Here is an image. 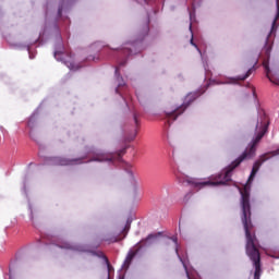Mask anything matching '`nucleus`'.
<instances>
[{"label":"nucleus","instance_id":"nucleus-23","mask_svg":"<svg viewBox=\"0 0 279 279\" xmlns=\"http://www.w3.org/2000/svg\"><path fill=\"white\" fill-rule=\"evenodd\" d=\"M266 154H267V158H269V155L270 156H279V148L271 150L269 153H266Z\"/></svg>","mask_w":279,"mask_h":279},{"label":"nucleus","instance_id":"nucleus-18","mask_svg":"<svg viewBox=\"0 0 279 279\" xmlns=\"http://www.w3.org/2000/svg\"><path fill=\"white\" fill-rule=\"evenodd\" d=\"M136 134H137V131L134 130L133 133H130L129 135H126L125 141H128V143H132V141L136 138Z\"/></svg>","mask_w":279,"mask_h":279},{"label":"nucleus","instance_id":"nucleus-30","mask_svg":"<svg viewBox=\"0 0 279 279\" xmlns=\"http://www.w3.org/2000/svg\"><path fill=\"white\" fill-rule=\"evenodd\" d=\"M269 53H271V47H266V56L269 58Z\"/></svg>","mask_w":279,"mask_h":279},{"label":"nucleus","instance_id":"nucleus-20","mask_svg":"<svg viewBox=\"0 0 279 279\" xmlns=\"http://www.w3.org/2000/svg\"><path fill=\"white\" fill-rule=\"evenodd\" d=\"M45 16H46V25L49 23V2L46 3L45 5Z\"/></svg>","mask_w":279,"mask_h":279},{"label":"nucleus","instance_id":"nucleus-11","mask_svg":"<svg viewBox=\"0 0 279 279\" xmlns=\"http://www.w3.org/2000/svg\"><path fill=\"white\" fill-rule=\"evenodd\" d=\"M14 49H26L28 51V56L31 60H34L36 58V52H34V44L29 43L26 45L23 44H15L13 45Z\"/></svg>","mask_w":279,"mask_h":279},{"label":"nucleus","instance_id":"nucleus-33","mask_svg":"<svg viewBox=\"0 0 279 279\" xmlns=\"http://www.w3.org/2000/svg\"><path fill=\"white\" fill-rule=\"evenodd\" d=\"M118 279H125V276L119 275V276H118Z\"/></svg>","mask_w":279,"mask_h":279},{"label":"nucleus","instance_id":"nucleus-5","mask_svg":"<svg viewBox=\"0 0 279 279\" xmlns=\"http://www.w3.org/2000/svg\"><path fill=\"white\" fill-rule=\"evenodd\" d=\"M254 71H256L255 65H253L251 69H248L244 75L229 77V81H227V82H217L215 80L209 81V83H207L206 86L201 87V88L196 89L195 92H191L190 94H187L185 96L184 101L181 106L177 107L175 109H173L171 111H166L168 125H171V123H173V121H175L180 117V114H183L184 110H186V108H189V106H191V104L193 101H195V99H197V97H202V95H204L206 93V90H208V87L211 84H218V85L219 84H239V82H243V81L247 80V77H250L252 75V73H254Z\"/></svg>","mask_w":279,"mask_h":279},{"label":"nucleus","instance_id":"nucleus-7","mask_svg":"<svg viewBox=\"0 0 279 279\" xmlns=\"http://www.w3.org/2000/svg\"><path fill=\"white\" fill-rule=\"evenodd\" d=\"M54 29L57 32L56 44H54V51L53 57L57 62H62L70 69V71H80V65H76L71 60L73 57L69 54L65 59L64 58V44L62 43V34H60V26L58 25V20L54 21Z\"/></svg>","mask_w":279,"mask_h":279},{"label":"nucleus","instance_id":"nucleus-15","mask_svg":"<svg viewBox=\"0 0 279 279\" xmlns=\"http://www.w3.org/2000/svg\"><path fill=\"white\" fill-rule=\"evenodd\" d=\"M37 117H38V109H35L27 122V125L31 130H34V128H36Z\"/></svg>","mask_w":279,"mask_h":279},{"label":"nucleus","instance_id":"nucleus-38","mask_svg":"<svg viewBox=\"0 0 279 279\" xmlns=\"http://www.w3.org/2000/svg\"><path fill=\"white\" fill-rule=\"evenodd\" d=\"M3 14V12L0 11V16Z\"/></svg>","mask_w":279,"mask_h":279},{"label":"nucleus","instance_id":"nucleus-14","mask_svg":"<svg viewBox=\"0 0 279 279\" xmlns=\"http://www.w3.org/2000/svg\"><path fill=\"white\" fill-rule=\"evenodd\" d=\"M271 157H267V154H263L259 157V160H256L253 165L252 169H256L257 171H259L260 167H263L264 162H267V160H269Z\"/></svg>","mask_w":279,"mask_h":279},{"label":"nucleus","instance_id":"nucleus-39","mask_svg":"<svg viewBox=\"0 0 279 279\" xmlns=\"http://www.w3.org/2000/svg\"><path fill=\"white\" fill-rule=\"evenodd\" d=\"M32 165H34L33 162L29 163V167H32Z\"/></svg>","mask_w":279,"mask_h":279},{"label":"nucleus","instance_id":"nucleus-41","mask_svg":"<svg viewBox=\"0 0 279 279\" xmlns=\"http://www.w3.org/2000/svg\"><path fill=\"white\" fill-rule=\"evenodd\" d=\"M126 106H128V101H125Z\"/></svg>","mask_w":279,"mask_h":279},{"label":"nucleus","instance_id":"nucleus-19","mask_svg":"<svg viewBox=\"0 0 279 279\" xmlns=\"http://www.w3.org/2000/svg\"><path fill=\"white\" fill-rule=\"evenodd\" d=\"M22 191L27 197V175L24 177Z\"/></svg>","mask_w":279,"mask_h":279},{"label":"nucleus","instance_id":"nucleus-34","mask_svg":"<svg viewBox=\"0 0 279 279\" xmlns=\"http://www.w3.org/2000/svg\"><path fill=\"white\" fill-rule=\"evenodd\" d=\"M272 258H279V255H271Z\"/></svg>","mask_w":279,"mask_h":279},{"label":"nucleus","instance_id":"nucleus-17","mask_svg":"<svg viewBox=\"0 0 279 279\" xmlns=\"http://www.w3.org/2000/svg\"><path fill=\"white\" fill-rule=\"evenodd\" d=\"M257 173H258L257 169H252L248 180H247V184H252L254 182V179L256 178Z\"/></svg>","mask_w":279,"mask_h":279},{"label":"nucleus","instance_id":"nucleus-2","mask_svg":"<svg viewBox=\"0 0 279 279\" xmlns=\"http://www.w3.org/2000/svg\"><path fill=\"white\" fill-rule=\"evenodd\" d=\"M260 128V132L257 133L255 138L252 140V142L248 144L246 149L235 159L233 160L229 166H227L225 169L221 170L216 175H213V180L215 181H193V180H186L189 184L193 186V189H204V186H226L228 182H232V172L243 162V160H250V158H254L256 156V146L260 141L263 140V136L267 134V130L269 128V121H267V116L263 113L260 116V119L257 120L255 130H258Z\"/></svg>","mask_w":279,"mask_h":279},{"label":"nucleus","instance_id":"nucleus-1","mask_svg":"<svg viewBox=\"0 0 279 279\" xmlns=\"http://www.w3.org/2000/svg\"><path fill=\"white\" fill-rule=\"evenodd\" d=\"M136 3H144L145 5H151V11L146 10V21L144 25L142 26V29L140 31L136 39L125 43L122 45L120 49H109L108 56L109 58H113L117 62V66H114V77L116 82H118V86L116 87L117 95H120L122 99L125 101V96L121 94V90L119 88H122V86H125V81L123 80V76H121V66H125L128 64V58L130 56H136V53H141L143 49H145V38L149 36V22L151 21V14L156 15L158 14V3H160V0H135Z\"/></svg>","mask_w":279,"mask_h":279},{"label":"nucleus","instance_id":"nucleus-35","mask_svg":"<svg viewBox=\"0 0 279 279\" xmlns=\"http://www.w3.org/2000/svg\"><path fill=\"white\" fill-rule=\"evenodd\" d=\"M253 96L256 97V92L255 90H253Z\"/></svg>","mask_w":279,"mask_h":279},{"label":"nucleus","instance_id":"nucleus-3","mask_svg":"<svg viewBox=\"0 0 279 279\" xmlns=\"http://www.w3.org/2000/svg\"><path fill=\"white\" fill-rule=\"evenodd\" d=\"M125 149L122 148L118 151L117 157L113 156L112 153H106L102 149L95 147H87L86 154L84 157L69 159L64 157H45L44 165H51L56 167H73V165H82L84 160L85 162H114L117 159L118 162H122L124 165V171L131 178L132 182H136V178H134V172L130 170V163L123 161V154H125Z\"/></svg>","mask_w":279,"mask_h":279},{"label":"nucleus","instance_id":"nucleus-27","mask_svg":"<svg viewBox=\"0 0 279 279\" xmlns=\"http://www.w3.org/2000/svg\"><path fill=\"white\" fill-rule=\"evenodd\" d=\"M4 279H8V276H4ZM9 279H14V274H12V267L9 268Z\"/></svg>","mask_w":279,"mask_h":279},{"label":"nucleus","instance_id":"nucleus-25","mask_svg":"<svg viewBox=\"0 0 279 279\" xmlns=\"http://www.w3.org/2000/svg\"><path fill=\"white\" fill-rule=\"evenodd\" d=\"M133 121H134L135 125H138V113L133 112Z\"/></svg>","mask_w":279,"mask_h":279},{"label":"nucleus","instance_id":"nucleus-22","mask_svg":"<svg viewBox=\"0 0 279 279\" xmlns=\"http://www.w3.org/2000/svg\"><path fill=\"white\" fill-rule=\"evenodd\" d=\"M264 69L266 71L267 77H269V74L271 73V69L269 68V63H264Z\"/></svg>","mask_w":279,"mask_h":279},{"label":"nucleus","instance_id":"nucleus-16","mask_svg":"<svg viewBox=\"0 0 279 279\" xmlns=\"http://www.w3.org/2000/svg\"><path fill=\"white\" fill-rule=\"evenodd\" d=\"M104 47V43L101 41H96L90 46V49H93L94 51L99 52L101 50V48Z\"/></svg>","mask_w":279,"mask_h":279},{"label":"nucleus","instance_id":"nucleus-6","mask_svg":"<svg viewBox=\"0 0 279 279\" xmlns=\"http://www.w3.org/2000/svg\"><path fill=\"white\" fill-rule=\"evenodd\" d=\"M39 243H43L44 245H54L60 250H71L72 252L87 253L92 254V256H97V258H104L105 263H107V266L110 269V262L108 260V257L104 255L101 251L88 250V245L73 244L58 236H50L47 239V241L45 239H41L39 240Z\"/></svg>","mask_w":279,"mask_h":279},{"label":"nucleus","instance_id":"nucleus-37","mask_svg":"<svg viewBox=\"0 0 279 279\" xmlns=\"http://www.w3.org/2000/svg\"><path fill=\"white\" fill-rule=\"evenodd\" d=\"M267 77H268V80H270V82H271V78L269 77V74H268V76H267Z\"/></svg>","mask_w":279,"mask_h":279},{"label":"nucleus","instance_id":"nucleus-36","mask_svg":"<svg viewBox=\"0 0 279 279\" xmlns=\"http://www.w3.org/2000/svg\"><path fill=\"white\" fill-rule=\"evenodd\" d=\"M29 136H31V138H34V135L32 133H29Z\"/></svg>","mask_w":279,"mask_h":279},{"label":"nucleus","instance_id":"nucleus-12","mask_svg":"<svg viewBox=\"0 0 279 279\" xmlns=\"http://www.w3.org/2000/svg\"><path fill=\"white\" fill-rule=\"evenodd\" d=\"M278 19H279V4H278V0H277V14L272 21V25H271V29H270V33L269 35L266 37V40H265V47H267V45H269V37L271 36V34H274V32H276V23L278 22Z\"/></svg>","mask_w":279,"mask_h":279},{"label":"nucleus","instance_id":"nucleus-31","mask_svg":"<svg viewBox=\"0 0 279 279\" xmlns=\"http://www.w3.org/2000/svg\"><path fill=\"white\" fill-rule=\"evenodd\" d=\"M191 195H193L191 192L187 193V194L184 196V201H185V202H189V198L191 197Z\"/></svg>","mask_w":279,"mask_h":279},{"label":"nucleus","instance_id":"nucleus-4","mask_svg":"<svg viewBox=\"0 0 279 279\" xmlns=\"http://www.w3.org/2000/svg\"><path fill=\"white\" fill-rule=\"evenodd\" d=\"M241 206H242V223L244 226V232L246 236V255L253 263L254 278L260 279L263 276V266L260 265V251L256 247V235L252 234L250 228H252V206L250 205V187L245 186L240 190Z\"/></svg>","mask_w":279,"mask_h":279},{"label":"nucleus","instance_id":"nucleus-32","mask_svg":"<svg viewBox=\"0 0 279 279\" xmlns=\"http://www.w3.org/2000/svg\"><path fill=\"white\" fill-rule=\"evenodd\" d=\"M0 130H1V132H2V134H3V136H5V130H4V128L3 126H0Z\"/></svg>","mask_w":279,"mask_h":279},{"label":"nucleus","instance_id":"nucleus-26","mask_svg":"<svg viewBox=\"0 0 279 279\" xmlns=\"http://www.w3.org/2000/svg\"><path fill=\"white\" fill-rule=\"evenodd\" d=\"M63 21H64L65 27H69L71 25V20L68 16L63 17Z\"/></svg>","mask_w":279,"mask_h":279},{"label":"nucleus","instance_id":"nucleus-10","mask_svg":"<svg viewBox=\"0 0 279 279\" xmlns=\"http://www.w3.org/2000/svg\"><path fill=\"white\" fill-rule=\"evenodd\" d=\"M73 3H75V0H60L57 19H62V12H69L73 8Z\"/></svg>","mask_w":279,"mask_h":279},{"label":"nucleus","instance_id":"nucleus-24","mask_svg":"<svg viewBox=\"0 0 279 279\" xmlns=\"http://www.w3.org/2000/svg\"><path fill=\"white\" fill-rule=\"evenodd\" d=\"M130 226H132V218H128L126 219V223H125L124 230H130Z\"/></svg>","mask_w":279,"mask_h":279},{"label":"nucleus","instance_id":"nucleus-40","mask_svg":"<svg viewBox=\"0 0 279 279\" xmlns=\"http://www.w3.org/2000/svg\"><path fill=\"white\" fill-rule=\"evenodd\" d=\"M37 110H40V106L37 108Z\"/></svg>","mask_w":279,"mask_h":279},{"label":"nucleus","instance_id":"nucleus-8","mask_svg":"<svg viewBox=\"0 0 279 279\" xmlns=\"http://www.w3.org/2000/svg\"><path fill=\"white\" fill-rule=\"evenodd\" d=\"M201 5H202V0H193L192 9L187 8V11L190 14V32L192 34V38H191L190 43H191L192 47H195V49H197V51L202 58L205 74L208 75V73L210 71V70H208V61L206 60V58H204V53H202V50L199 49V47H197V44H195V41H193V23H195V10H197V8H199Z\"/></svg>","mask_w":279,"mask_h":279},{"label":"nucleus","instance_id":"nucleus-9","mask_svg":"<svg viewBox=\"0 0 279 279\" xmlns=\"http://www.w3.org/2000/svg\"><path fill=\"white\" fill-rule=\"evenodd\" d=\"M158 236H162V231L149 233L146 238L137 242L136 245L140 247V250H143V247H151V245L156 243V239H158Z\"/></svg>","mask_w":279,"mask_h":279},{"label":"nucleus","instance_id":"nucleus-28","mask_svg":"<svg viewBox=\"0 0 279 279\" xmlns=\"http://www.w3.org/2000/svg\"><path fill=\"white\" fill-rule=\"evenodd\" d=\"M87 60H92L93 62H99V57L89 56Z\"/></svg>","mask_w":279,"mask_h":279},{"label":"nucleus","instance_id":"nucleus-29","mask_svg":"<svg viewBox=\"0 0 279 279\" xmlns=\"http://www.w3.org/2000/svg\"><path fill=\"white\" fill-rule=\"evenodd\" d=\"M43 34H44V33H39L38 38H37V39H35V41H34V44H33V45H36V43H38V40H40V39L43 38Z\"/></svg>","mask_w":279,"mask_h":279},{"label":"nucleus","instance_id":"nucleus-13","mask_svg":"<svg viewBox=\"0 0 279 279\" xmlns=\"http://www.w3.org/2000/svg\"><path fill=\"white\" fill-rule=\"evenodd\" d=\"M134 256H136V253L129 252L119 271H122L123 269H129L130 265H132V260H134Z\"/></svg>","mask_w":279,"mask_h":279},{"label":"nucleus","instance_id":"nucleus-21","mask_svg":"<svg viewBox=\"0 0 279 279\" xmlns=\"http://www.w3.org/2000/svg\"><path fill=\"white\" fill-rule=\"evenodd\" d=\"M29 219L34 223V209L32 208V203L28 202Z\"/></svg>","mask_w":279,"mask_h":279}]
</instances>
